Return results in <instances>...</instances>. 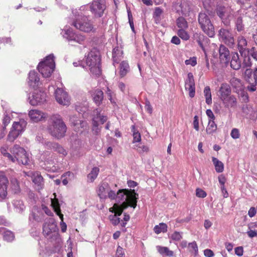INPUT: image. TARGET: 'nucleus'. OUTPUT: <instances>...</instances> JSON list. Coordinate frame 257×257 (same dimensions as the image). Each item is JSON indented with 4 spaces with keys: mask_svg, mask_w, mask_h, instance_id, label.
I'll return each instance as SVG.
<instances>
[{
    "mask_svg": "<svg viewBox=\"0 0 257 257\" xmlns=\"http://www.w3.org/2000/svg\"><path fill=\"white\" fill-rule=\"evenodd\" d=\"M48 133L53 137L60 139L65 135L67 127L60 115H53L49 120Z\"/></svg>",
    "mask_w": 257,
    "mask_h": 257,
    "instance_id": "f257e3e1",
    "label": "nucleus"
},
{
    "mask_svg": "<svg viewBox=\"0 0 257 257\" xmlns=\"http://www.w3.org/2000/svg\"><path fill=\"white\" fill-rule=\"evenodd\" d=\"M139 198V195L135 192V190L132 189H119L114 199H116L118 203H126L135 208L137 206V200Z\"/></svg>",
    "mask_w": 257,
    "mask_h": 257,
    "instance_id": "f03ea898",
    "label": "nucleus"
},
{
    "mask_svg": "<svg viewBox=\"0 0 257 257\" xmlns=\"http://www.w3.org/2000/svg\"><path fill=\"white\" fill-rule=\"evenodd\" d=\"M76 29L86 33H95L96 28L93 22L84 14L78 15L71 23Z\"/></svg>",
    "mask_w": 257,
    "mask_h": 257,
    "instance_id": "7ed1b4c3",
    "label": "nucleus"
},
{
    "mask_svg": "<svg viewBox=\"0 0 257 257\" xmlns=\"http://www.w3.org/2000/svg\"><path fill=\"white\" fill-rule=\"evenodd\" d=\"M85 63L86 66L89 67L90 71L92 74L98 76L100 74V53L96 49H92L85 56Z\"/></svg>",
    "mask_w": 257,
    "mask_h": 257,
    "instance_id": "20e7f679",
    "label": "nucleus"
},
{
    "mask_svg": "<svg viewBox=\"0 0 257 257\" xmlns=\"http://www.w3.org/2000/svg\"><path fill=\"white\" fill-rule=\"evenodd\" d=\"M54 57L53 54H50L38 65V70L44 77H49L54 71L55 68Z\"/></svg>",
    "mask_w": 257,
    "mask_h": 257,
    "instance_id": "39448f33",
    "label": "nucleus"
},
{
    "mask_svg": "<svg viewBox=\"0 0 257 257\" xmlns=\"http://www.w3.org/2000/svg\"><path fill=\"white\" fill-rule=\"evenodd\" d=\"M11 152L13 155L12 162L24 165L28 164L30 160L29 156L24 148L15 145L11 148Z\"/></svg>",
    "mask_w": 257,
    "mask_h": 257,
    "instance_id": "423d86ee",
    "label": "nucleus"
},
{
    "mask_svg": "<svg viewBox=\"0 0 257 257\" xmlns=\"http://www.w3.org/2000/svg\"><path fill=\"white\" fill-rule=\"evenodd\" d=\"M198 21L202 30L209 37L215 35L214 27L209 16L205 13H200Z\"/></svg>",
    "mask_w": 257,
    "mask_h": 257,
    "instance_id": "0eeeda50",
    "label": "nucleus"
},
{
    "mask_svg": "<svg viewBox=\"0 0 257 257\" xmlns=\"http://www.w3.org/2000/svg\"><path fill=\"white\" fill-rule=\"evenodd\" d=\"M105 8V0H94L88 5L81 7L80 11H84L89 9L95 18H100L103 16Z\"/></svg>",
    "mask_w": 257,
    "mask_h": 257,
    "instance_id": "6e6552de",
    "label": "nucleus"
},
{
    "mask_svg": "<svg viewBox=\"0 0 257 257\" xmlns=\"http://www.w3.org/2000/svg\"><path fill=\"white\" fill-rule=\"evenodd\" d=\"M43 232L48 239L56 240L59 237L56 224L52 218H49L43 225Z\"/></svg>",
    "mask_w": 257,
    "mask_h": 257,
    "instance_id": "1a4fd4ad",
    "label": "nucleus"
},
{
    "mask_svg": "<svg viewBox=\"0 0 257 257\" xmlns=\"http://www.w3.org/2000/svg\"><path fill=\"white\" fill-rule=\"evenodd\" d=\"M27 123V121L23 119L14 122L8 136V140L11 142H14L24 131Z\"/></svg>",
    "mask_w": 257,
    "mask_h": 257,
    "instance_id": "9d476101",
    "label": "nucleus"
},
{
    "mask_svg": "<svg viewBox=\"0 0 257 257\" xmlns=\"http://www.w3.org/2000/svg\"><path fill=\"white\" fill-rule=\"evenodd\" d=\"M233 10L227 5H218L216 8V13L225 26H228L230 23V18Z\"/></svg>",
    "mask_w": 257,
    "mask_h": 257,
    "instance_id": "9b49d317",
    "label": "nucleus"
},
{
    "mask_svg": "<svg viewBox=\"0 0 257 257\" xmlns=\"http://www.w3.org/2000/svg\"><path fill=\"white\" fill-rule=\"evenodd\" d=\"M97 194L101 199H106L108 198L114 200L116 197L115 191H112L109 184L106 182L101 183L97 187Z\"/></svg>",
    "mask_w": 257,
    "mask_h": 257,
    "instance_id": "f8f14e48",
    "label": "nucleus"
},
{
    "mask_svg": "<svg viewBox=\"0 0 257 257\" xmlns=\"http://www.w3.org/2000/svg\"><path fill=\"white\" fill-rule=\"evenodd\" d=\"M246 12L244 9H240L238 10L234 15L235 28L238 32L244 30L246 19Z\"/></svg>",
    "mask_w": 257,
    "mask_h": 257,
    "instance_id": "ddd939ff",
    "label": "nucleus"
},
{
    "mask_svg": "<svg viewBox=\"0 0 257 257\" xmlns=\"http://www.w3.org/2000/svg\"><path fill=\"white\" fill-rule=\"evenodd\" d=\"M61 34L63 37L69 42L82 44L85 40L84 36L80 34H77L71 29L64 30Z\"/></svg>",
    "mask_w": 257,
    "mask_h": 257,
    "instance_id": "4468645a",
    "label": "nucleus"
},
{
    "mask_svg": "<svg viewBox=\"0 0 257 257\" xmlns=\"http://www.w3.org/2000/svg\"><path fill=\"white\" fill-rule=\"evenodd\" d=\"M219 39L222 42L228 46L233 47L234 46V39L231 33L228 30L221 29L218 34Z\"/></svg>",
    "mask_w": 257,
    "mask_h": 257,
    "instance_id": "2eb2a0df",
    "label": "nucleus"
},
{
    "mask_svg": "<svg viewBox=\"0 0 257 257\" xmlns=\"http://www.w3.org/2000/svg\"><path fill=\"white\" fill-rule=\"evenodd\" d=\"M55 98L58 103L62 105L68 106L70 98L68 93L62 88H58L55 90Z\"/></svg>",
    "mask_w": 257,
    "mask_h": 257,
    "instance_id": "dca6fc26",
    "label": "nucleus"
},
{
    "mask_svg": "<svg viewBox=\"0 0 257 257\" xmlns=\"http://www.w3.org/2000/svg\"><path fill=\"white\" fill-rule=\"evenodd\" d=\"M53 195H55V198L51 199V206L53 207L54 211L60 218L61 220V222L60 223L61 231L63 232H65L67 229V225L66 223L63 222V215L61 213V209L59 201L57 199L55 198V193H54Z\"/></svg>",
    "mask_w": 257,
    "mask_h": 257,
    "instance_id": "f3484780",
    "label": "nucleus"
},
{
    "mask_svg": "<svg viewBox=\"0 0 257 257\" xmlns=\"http://www.w3.org/2000/svg\"><path fill=\"white\" fill-rule=\"evenodd\" d=\"M46 94L44 92L36 91L32 97L30 98V103L32 105L40 104L46 101Z\"/></svg>",
    "mask_w": 257,
    "mask_h": 257,
    "instance_id": "a211bd4d",
    "label": "nucleus"
},
{
    "mask_svg": "<svg viewBox=\"0 0 257 257\" xmlns=\"http://www.w3.org/2000/svg\"><path fill=\"white\" fill-rule=\"evenodd\" d=\"M29 116L31 119L35 122L44 120L48 116L47 113L37 109H32L29 111Z\"/></svg>",
    "mask_w": 257,
    "mask_h": 257,
    "instance_id": "6ab92c4d",
    "label": "nucleus"
},
{
    "mask_svg": "<svg viewBox=\"0 0 257 257\" xmlns=\"http://www.w3.org/2000/svg\"><path fill=\"white\" fill-rule=\"evenodd\" d=\"M8 184V178L4 175H0V198L2 200L7 197Z\"/></svg>",
    "mask_w": 257,
    "mask_h": 257,
    "instance_id": "aec40b11",
    "label": "nucleus"
},
{
    "mask_svg": "<svg viewBox=\"0 0 257 257\" xmlns=\"http://www.w3.org/2000/svg\"><path fill=\"white\" fill-rule=\"evenodd\" d=\"M41 160L44 162L45 169L50 170L54 167V161L53 159L52 155L49 151L44 152L41 157Z\"/></svg>",
    "mask_w": 257,
    "mask_h": 257,
    "instance_id": "412c9836",
    "label": "nucleus"
},
{
    "mask_svg": "<svg viewBox=\"0 0 257 257\" xmlns=\"http://www.w3.org/2000/svg\"><path fill=\"white\" fill-rule=\"evenodd\" d=\"M237 48L241 56H245L246 53L248 50L246 47L247 41L246 39L242 36H239L237 38Z\"/></svg>",
    "mask_w": 257,
    "mask_h": 257,
    "instance_id": "4be33fe9",
    "label": "nucleus"
},
{
    "mask_svg": "<svg viewBox=\"0 0 257 257\" xmlns=\"http://www.w3.org/2000/svg\"><path fill=\"white\" fill-rule=\"evenodd\" d=\"M219 59L222 63L228 64L229 61V51L224 45H220L219 49Z\"/></svg>",
    "mask_w": 257,
    "mask_h": 257,
    "instance_id": "5701e85b",
    "label": "nucleus"
},
{
    "mask_svg": "<svg viewBox=\"0 0 257 257\" xmlns=\"http://www.w3.org/2000/svg\"><path fill=\"white\" fill-rule=\"evenodd\" d=\"M230 83L235 92L238 94L243 93L244 87L240 79L233 77L230 79Z\"/></svg>",
    "mask_w": 257,
    "mask_h": 257,
    "instance_id": "b1692460",
    "label": "nucleus"
},
{
    "mask_svg": "<svg viewBox=\"0 0 257 257\" xmlns=\"http://www.w3.org/2000/svg\"><path fill=\"white\" fill-rule=\"evenodd\" d=\"M46 145L48 149H52L63 156H66L67 155L66 150L56 143L47 142L46 143Z\"/></svg>",
    "mask_w": 257,
    "mask_h": 257,
    "instance_id": "393cba45",
    "label": "nucleus"
},
{
    "mask_svg": "<svg viewBox=\"0 0 257 257\" xmlns=\"http://www.w3.org/2000/svg\"><path fill=\"white\" fill-rule=\"evenodd\" d=\"M29 85L33 88H35L39 85V78L37 72L35 71H31L29 74L28 78Z\"/></svg>",
    "mask_w": 257,
    "mask_h": 257,
    "instance_id": "a878e982",
    "label": "nucleus"
},
{
    "mask_svg": "<svg viewBox=\"0 0 257 257\" xmlns=\"http://www.w3.org/2000/svg\"><path fill=\"white\" fill-rule=\"evenodd\" d=\"M70 121L74 126H75V130L79 131L80 128H84L86 126L87 122L84 121L79 120L78 117L75 115L70 117Z\"/></svg>",
    "mask_w": 257,
    "mask_h": 257,
    "instance_id": "bb28decb",
    "label": "nucleus"
},
{
    "mask_svg": "<svg viewBox=\"0 0 257 257\" xmlns=\"http://www.w3.org/2000/svg\"><path fill=\"white\" fill-rule=\"evenodd\" d=\"M219 92L221 100L224 99L225 98L230 96L231 88L230 86L227 83H222L220 87Z\"/></svg>",
    "mask_w": 257,
    "mask_h": 257,
    "instance_id": "cd10ccee",
    "label": "nucleus"
},
{
    "mask_svg": "<svg viewBox=\"0 0 257 257\" xmlns=\"http://www.w3.org/2000/svg\"><path fill=\"white\" fill-rule=\"evenodd\" d=\"M179 7L180 10H178V11H180L183 15L188 16L191 9V3L186 0H183Z\"/></svg>",
    "mask_w": 257,
    "mask_h": 257,
    "instance_id": "c85d7f7f",
    "label": "nucleus"
},
{
    "mask_svg": "<svg viewBox=\"0 0 257 257\" xmlns=\"http://www.w3.org/2000/svg\"><path fill=\"white\" fill-rule=\"evenodd\" d=\"M248 85L247 86V89L253 92L256 90L257 85V68L254 70L253 73V78H250L248 80Z\"/></svg>",
    "mask_w": 257,
    "mask_h": 257,
    "instance_id": "c756f323",
    "label": "nucleus"
},
{
    "mask_svg": "<svg viewBox=\"0 0 257 257\" xmlns=\"http://www.w3.org/2000/svg\"><path fill=\"white\" fill-rule=\"evenodd\" d=\"M43 214L42 212L37 207L33 208L32 213L29 216V220H34L37 222H40L42 220Z\"/></svg>",
    "mask_w": 257,
    "mask_h": 257,
    "instance_id": "7c9ffc66",
    "label": "nucleus"
},
{
    "mask_svg": "<svg viewBox=\"0 0 257 257\" xmlns=\"http://www.w3.org/2000/svg\"><path fill=\"white\" fill-rule=\"evenodd\" d=\"M230 66L234 70H238L241 67V61L237 53L232 54Z\"/></svg>",
    "mask_w": 257,
    "mask_h": 257,
    "instance_id": "2f4dec72",
    "label": "nucleus"
},
{
    "mask_svg": "<svg viewBox=\"0 0 257 257\" xmlns=\"http://www.w3.org/2000/svg\"><path fill=\"white\" fill-rule=\"evenodd\" d=\"M14 210L16 212L22 213L26 209V206L23 201L21 200H14L13 201Z\"/></svg>",
    "mask_w": 257,
    "mask_h": 257,
    "instance_id": "473e14b6",
    "label": "nucleus"
},
{
    "mask_svg": "<svg viewBox=\"0 0 257 257\" xmlns=\"http://www.w3.org/2000/svg\"><path fill=\"white\" fill-rule=\"evenodd\" d=\"M92 97L96 104L99 106L101 104L103 99V93L101 90L96 89L93 92Z\"/></svg>",
    "mask_w": 257,
    "mask_h": 257,
    "instance_id": "72a5a7b5",
    "label": "nucleus"
},
{
    "mask_svg": "<svg viewBox=\"0 0 257 257\" xmlns=\"http://www.w3.org/2000/svg\"><path fill=\"white\" fill-rule=\"evenodd\" d=\"M221 100L225 106L228 108L234 107L237 103L236 99L233 95L228 96L226 98H225L224 99H222Z\"/></svg>",
    "mask_w": 257,
    "mask_h": 257,
    "instance_id": "f704fd0d",
    "label": "nucleus"
},
{
    "mask_svg": "<svg viewBox=\"0 0 257 257\" xmlns=\"http://www.w3.org/2000/svg\"><path fill=\"white\" fill-rule=\"evenodd\" d=\"M122 51L118 47L113 49L112 51V59L113 63H118L122 58Z\"/></svg>",
    "mask_w": 257,
    "mask_h": 257,
    "instance_id": "c9c22d12",
    "label": "nucleus"
},
{
    "mask_svg": "<svg viewBox=\"0 0 257 257\" xmlns=\"http://www.w3.org/2000/svg\"><path fill=\"white\" fill-rule=\"evenodd\" d=\"M101 110L99 108L96 109L93 111L94 117L93 118H95L97 122L100 121L101 124L104 123L107 119L106 116L101 115Z\"/></svg>",
    "mask_w": 257,
    "mask_h": 257,
    "instance_id": "e433bc0d",
    "label": "nucleus"
},
{
    "mask_svg": "<svg viewBox=\"0 0 257 257\" xmlns=\"http://www.w3.org/2000/svg\"><path fill=\"white\" fill-rule=\"evenodd\" d=\"M212 161L214 165L215 171L217 173L222 172L224 170L223 163L214 157H212Z\"/></svg>",
    "mask_w": 257,
    "mask_h": 257,
    "instance_id": "4c0bfd02",
    "label": "nucleus"
},
{
    "mask_svg": "<svg viewBox=\"0 0 257 257\" xmlns=\"http://www.w3.org/2000/svg\"><path fill=\"white\" fill-rule=\"evenodd\" d=\"M163 10L160 7H156L153 13V18L156 23L160 22L163 14Z\"/></svg>",
    "mask_w": 257,
    "mask_h": 257,
    "instance_id": "58836bf2",
    "label": "nucleus"
},
{
    "mask_svg": "<svg viewBox=\"0 0 257 257\" xmlns=\"http://www.w3.org/2000/svg\"><path fill=\"white\" fill-rule=\"evenodd\" d=\"M128 207V204L122 203L120 205L115 204L113 206L114 209V213L116 216H120L123 210Z\"/></svg>",
    "mask_w": 257,
    "mask_h": 257,
    "instance_id": "ea45409f",
    "label": "nucleus"
},
{
    "mask_svg": "<svg viewBox=\"0 0 257 257\" xmlns=\"http://www.w3.org/2000/svg\"><path fill=\"white\" fill-rule=\"evenodd\" d=\"M158 252L162 255H166L168 256H173L174 252L170 250L168 247L165 246H158L157 247Z\"/></svg>",
    "mask_w": 257,
    "mask_h": 257,
    "instance_id": "a19ab883",
    "label": "nucleus"
},
{
    "mask_svg": "<svg viewBox=\"0 0 257 257\" xmlns=\"http://www.w3.org/2000/svg\"><path fill=\"white\" fill-rule=\"evenodd\" d=\"M167 228L168 226L166 223H160L159 225H157L154 227V231L156 234H158L161 232H166Z\"/></svg>",
    "mask_w": 257,
    "mask_h": 257,
    "instance_id": "79ce46f5",
    "label": "nucleus"
},
{
    "mask_svg": "<svg viewBox=\"0 0 257 257\" xmlns=\"http://www.w3.org/2000/svg\"><path fill=\"white\" fill-rule=\"evenodd\" d=\"M203 93L205 97L206 103L207 104H211L212 103V97L209 86H207L204 88Z\"/></svg>",
    "mask_w": 257,
    "mask_h": 257,
    "instance_id": "37998d69",
    "label": "nucleus"
},
{
    "mask_svg": "<svg viewBox=\"0 0 257 257\" xmlns=\"http://www.w3.org/2000/svg\"><path fill=\"white\" fill-rule=\"evenodd\" d=\"M176 24L180 29H186L188 27L186 20L182 17H180L177 19Z\"/></svg>",
    "mask_w": 257,
    "mask_h": 257,
    "instance_id": "c03bdc74",
    "label": "nucleus"
},
{
    "mask_svg": "<svg viewBox=\"0 0 257 257\" xmlns=\"http://www.w3.org/2000/svg\"><path fill=\"white\" fill-rule=\"evenodd\" d=\"M217 130V125L214 121V120H209L208 124L206 128V132L208 134H212L216 132Z\"/></svg>",
    "mask_w": 257,
    "mask_h": 257,
    "instance_id": "a18cd8bd",
    "label": "nucleus"
},
{
    "mask_svg": "<svg viewBox=\"0 0 257 257\" xmlns=\"http://www.w3.org/2000/svg\"><path fill=\"white\" fill-rule=\"evenodd\" d=\"M129 65L126 62L122 61L120 64V75L121 77L124 76L128 71Z\"/></svg>",
    "mask_w": 257,
    "mask_h": 257,
    "instance_id": "49530a36",
    "label": "nucleus"
},
{
    "mask_svg": "<svg viewBox=\"0 0 257 257\" xmlns=\"http://www.w3.org/2000/svg\"><path fill=\"white\" fill-rule=\"evenodd\" d=\"M99 169L97 167H94L91 172L88 174V179L91 182H92L97 177Z\"/></svg>",
    "mask_w": 257,
    "mask_h": 257,
    "instance_id": "de8ad7c7",
    "label": "nucleus"
},
{
    "mask_svg": "<svg viewBox=\"0 0 257 257\" xmlns=\"http://www.w3.org/2000/svg\"><path fill=\"white\" fill-rule=\"evenodd\" d=\"M33 182L39 186L41 185L43 182V177L38 172H35L34 176L32 177Z\"/></svg>",
    "mask_w": 257,
    "mask_h": 257,
    "instance_id": "09e8293b",
    "label": "nucleus"
},
{
    "mask_svg": "<svg viewBox=\"0 0 257 257\" xmlns=\"http://www.w3.org/2000/svg\"><path fill=\"white\" fill-rule=\"evenodd\" d=\"M3 236L4 239L7 241H13L15 237L14 233L10 230H4Z\"/></svg>",
    "mask_w": 257,
    "mask_h": 257,
    "instance_id": "8fccbe9b",
    "label": "nucleus"
},
{
    "mask_svg": "<svg viewBox=\"0 0 257 257\" xmlns=\"http://www.w3.org/2000/svg\"><path fill=\"white\" fill-rule=\"evenodd\" d=\"M132 131L133 133V141L134 143L140 142L141 141V134L136 131L135 125L132 126Z\"/></svg>",
    "mask_w": 257,
    "mask_h": 257,
    "instance_id": "3c124183",
    "label": "nucleus"
},
{
    "mask_svg": "<svg viewBox=\"0 0 257 257\" xmlns=\"http://www.w3.org/2000/svg\"><path fill=\"white\" fill-rule=\"evenodd\" d=\"M195 86L193 75L192 73L188 74V77L185 81V87Z\"/></svg>",
    "mask_w": 257,
    "mask_h": 257,
    "instance_id": "603ef678",
    "label": "nucleus"
},
{
    "mask_svg": "<svg viewBox=\"0 0 257 257\" xmlns=\"http://www.w3.org/2000/svg\"><path fill=\"white\" fill-rule=\"evenodd\" d=\"M177 34L179 37L185 41L189 40L190 38L189 35L185 29H179L177 32Z\"/></svg>",
    "mask_w": 257,
    "mask_h": 257,
    "instance_id": "864d4df0",
    "label": "nucleus"
},
{
    "mask_svg": "<svg viewBox=\"0 0 257 257\" xmlns=\"http://www.w3.org/2000/svg\"><path fill=\"white\" fill-rule=\"evenodd\" d=\"M11 181L12 184V188L13 190H14L15 193H17L19 192L20 188L18 180L15 178H13L11 180Z\"/></svg>",
    "mask_w": 257,
    "mask_h": 257,
    "instance_id": "5fc2aeb1",
    "label": "nucleus"
},
{
    "mask_svg": "<svg viewBox=\"0 0 257 257\" xmlns=\"http://www.w3.org/2000/svg\"><path fill=\"white\" fill-rule=\"evenodd\" d=\"M188 248L190 252H194L195 255H197L198 252V246L195 241L189 243L188 244Z\"/></svg>",
    "mask_w": 257,
    "mask_h": 257,
    "instance_id": "6e6d98bb",
    "label": "nucleus"
},
{
    "mask_svg": "<svg viewBox=\"0 0 257 257\" xmlns=\"http://www.w3.org/2000/svg\"><path fill=\"white\" fill-rule=\"evenodd\" d=\"M11 116L9 114H5L3 119V128L5 130L6 128V127L8 125V124L10 123L11 120Z\"/></svg>",
    "mask_w": 257,
    "mask_h": 257,
    "instance_id": "4d7b16f0",
    "label": "nucleus"
},
{
    "mask_svg": "<svg viewBox=\"0 0 257 257\" xmlns=\"http://www.w3.org/2000/svg\"><path fill=\"white\" fill-rule=\"evenodd\" d=\"M92 131L95 135H98L100 132V128L98 127L99 123L97 122L95 118L92 119Z\"/></svg>",
    "mask_w": 257,
    "mask_h": 257,
    "instance_id": "13d9d810",
    "label": "nucleus"
},
{
    "mask_svg": "<svg viewBox=\"0 0 257 257\" xmlns=\"http://www.w3.org/2000/svg\"><path fill=\"white\" fill-rule=\"evenodd\" d=\"M247 53L249 54L254 60L257 61V48L252 47L247 51Z\"/></svg>",
    "mask_w": 257,
    "mask_h": 257,
    "instance_id": "bf43d9fd",
    "label": "nucleus"
},
{
    "mask_svg": "<svg viewBox=\"0 0 257 257\" xmlns=\"http://www.w3.org/2000/svg\"><path fill=\"white\" fill-rule=\"evenodd\" d=\"M172 239L175 241H179L182 238V233L180 232L175 231L171 235Z\"/></svg>",
    "mask_w": 257,
    "mask_h": 257,
    "instance_id": "052dcab7",
    "label": "nucleus"
},
{
    "mask_svg": "<svg viewBox=\"0 0 257 257\" xmlns=\"http://www.w3.org/2000/svg\"><path fill=\"white\" fill-rule=\"evenodd\" d=\"M230 136L233 139H237L240 137V133L238 129L233 128L230 133Z\"/></svg>",
    "mask_w": 257,
    "mask_h": 257,
    "instance_id": "680f3d73",
    "label": "nucleus"
},
{
    "mask_svg": "<svg viewBox=\"0 0 257 257\" xmlns=\"http://www.w3.org/2000/svg\"><path fill=\"white\" fill-rule=\"evenodd\" d=\"M109 218L114 225H117L120 222V218L117 217L116 215H109Z\"/></svg>",
    "mask_w": 257,
    "mask_h": 257,
    "instance_id": "e2e57ef3",
    "label": "nucleus"
},
{
    "mask_svg": "<svg viewBox=\"0 0 257 257\" xmlns=\"http://www.w3.org/2000/svg\"><path fill=\"white\" fill-rule=\"evenodd\" d=\"M106 94L108 99L110 101L111 103L112 104H115L116 102L114 99L113 98V92L109 88H107Z\"/></svg>",
    "mask_w": 257,
    "mask_h": 257,
    "instance_id": "0e129e2a",
    "label": "nucleus"
},
{
    "mask_svg": "<svg viewBox=\"0 0 257 257\" xmlns=\"http://www.w3.org/2000/svg\"><path fill=\"white\" fill-rule=\"evenodd\" d=\"M149 148L147 146L141 145L138 146L137 151L140 154L145 152L147 153L149 151Z\"/></svg>",
    "mask_w": 257,
    "mask_h": 257,
    "instance_id": "69168bd1",
    "label": "nucleus"
},
{
    "mask_svg": "<svg viewBox=\"0 0 257 257\" xmlns=\"http://www.w3.org/2000/svg\"><path fill=\"white\" fill-rule=\"evenodd\" d=\"M196 195L200 198H204L206 196V193L201 189L197 188L196 190Z\"/></svg>",
    "mask_w": 257,
    "mask_h": 257,
    "instance_id": "338daca9",
    "label": "nucleus"
},
{
    "mask_svg": "<svg viewBox=\"0 0 257 257\" xmlns=\"http://www.w3.org/2000/svg\"><path fill=\"white\" fill-rule=\"evenodd\" d=\"M185 64L187 65H191L192 66H194L195 65H196L197 61H196V58L193 57V58H191L189 59L186 60L185 61Z\"/></svg>",
    "mask_w": 257,
    "mask_h": 257,
    "instance_id": "774afa93",
    "label": "nucleus"
}]
</instances>
